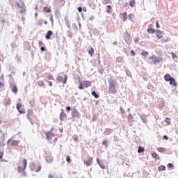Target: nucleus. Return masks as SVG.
<instances>
[{"mask_svg":"<svg viewBox=\"0 0 178 178\" xmlns=\"http://www.w3.org/2000/svg\"><path fill=\"white\" fill-rule=\"evenodd\" d=\"M88 87H91V81H84L83 83L81 81H79V90H83V88H87Z\"/></svg>","mask_w":178,"mask_h":178,"instance_id":"nucleus-4","label":"nucleus"},{"mask_svg":"<svg viewBox=\"0 0 178 178\" xmlns=\"http://www.w3.org/2000/svg\"><path fill=\"white\" fill-rule=\"evenodd\" d=\"M168 166L169 168H173V164H172V163H168Z\"/></svg>","mask_w":178,"mask_h":178,"instance_id":"nucleus-52","label":"nucleus"},{"mask_svg":"<svg viewBox=\"0 0 178 178\" xmlns=\"http://www.w3.org/2000/svg\"><path fill=\"white\" fill-rule=\"evenodd\" d=\"M163 138H164V140H169V137H168V136H166V135H165L163 136Z\"/></svg>","mask_w":178,"mask_h":178,"instance_id":"nucleus-50","label":"nucleus"},{"mask_svg":"<svg viewBox=\"0 0 178 178\" xmlns=\"http://www.w3.org/2000/svg\"><path fill=\"white\" fill-rule=\"evenodd\" d=\"M107 8L108 10H106L107 13H111V9H112V6L111 5L107 6Z\"/></svg>","mask_w":178,"mask_h":178,"instance_id":"nucleus-34","label":"nucleus"},{"mask_svg":"<svg viewBox=\"0 0 178 178\" xmlns=\"http://www.w3.org/2000/svg\"><path fill=\"white\" fill-rule=\"evenodd\" d=\"M131 54L132 56H136V52H134V50H131Z\"/></svg>","mask_w":178,"mask_h":178,"instance_id":"nucleus-48","label":"nucleus"},{"mask_svg":"<svg viewBox=\"0 0 178 178\" xmlns=\"http://www.w3.org/2000/svg\"><path fill=\"white\" fill-rule=\"evenodd\" d=\"M78 12H79L80 13H81V12H83V8L81 7H79L78 8Z\"/></svg>","mask_w":178,"mask_h":178,"instance_id":"nucleus-45","label":"nucleus"},{"mask_svg":"<svg viewBox=\"0 0 178 178\" xmlns=\"http://www.w3.org/2000/svg\"><path fill=\"white\" fill-rule=\"evenodd\" d=\"M168 41H169L168 38L163 39V42H168Z\"/></svg>","mask_w":178,"mask_h":178,"instance_id":"nucleus-47","label":"nucleus"},{"mask_svg":"<svg viewBox=\"0 0 178 178\" xmlns=\"http://www.w3.org/2000/svg\"><path fill=\"white\" fill-rule=\"evenodd\" d=\"M46 136L51 144H52V143H56V140H58V138L51 132L46 133Z\"/></svg>","mask_w":178,"mask_h":178,"instance_id":"nucleus-3","label":"nucleus"},{"mask_svg":"<svg viewBox=\"0 0 178 178\" xmlns=\"http://www.w3.org/2000/svg\"><path fill=\"white\" fill-rule=\"evenodd\" d=\"M129 6L131 8H134V6H136V0L129 1Z\"/></svg>","mask_w":178,"mask_h":178,"instance_id":"nucleus-21","label":"nucleus"},{"mask_svg":"<svg viewBox=\"0 0 178 178\" xmlns=\"http://www.w3.org/2000/svg\"><path fill=\"white\" fill-rule=\"evenodd\" d=\"M124 40L125 42H130V41L131 40L130 38V33L129 32L127 31L124 33Z\"/></svg>","mask_w":178,"mask_h":178,"instance_id":"nucleus-10","label":"nucleus"},{"mask_svg":"<svg viewBox=\"0 0 178 178\" xmlns=\"http://www.w3.org/2000/svg\"><path fill=\"white\" fill-rule=\"evenodd\" d=\"M40 50H41V51H45V47H42L40 48Z\"/></svg>","mask_w":178,"mask_h":178,"instance_id":"nucleus-55","label":"nucleus"},{"mask_svg":"<svg viewBox=\"0 0 178 178\" xmlns=\"http://www.w3.org/2000/svg\"><path fill=\"white\" fill-rule=\"evenodd\" d=\"M27 118L31 122H33V120H34L33 119L34 118H35V116L33 115V111L31 110H29L28 111Z\"/></svg>","mask_w":178,"mask_h":178,"instance_id":"nucleus-12","label":"nucleus"},{"mask_svg":"<svg viewBox=\"0 0 178 178\" xmlns=\"http://www.w3.org/2000/svg\"><path fill=\"white\" fill-rule=\"evenodd\" d=\"M144 151H145V149L144 147H143L141 146L138 147V152L139 154H141V153L144 152Z\"/></svg>","mask_w":178,"mask_h":178,"instance_id":"nucleus-24","label":"nucleus"},{"mask_svg":"<svg viewBox=\"0 0 178 178\" xmlns=\"http://www.w3.org/2000/svg\"><path fill=\"white\" fill-rule=\"evenodd\" d=\"M92 163V157H90L87 161L84 162L87 166H90Z\"/></svg>","mask_w":178,"mask_h":178,"instance_id":"nucleus-16","label":"nucleus"},{"mask_svg":"<svg viewBox=\"0 0 178 178\" xmlns=\"http://www.w3.org/2000/svg\"><path fill=\"white\" fill-rule=\"evenodd\" d=\"M49 19H50V22H51V24L54 25V15H50Z\"/></svg>","mask_w":178,"mask_h":178,"instance_id":"nucleus-37","label":"nucleus"},{"mask_svg":"<svg viewBox=\"0 0 178 178\" xmlns=\"http://www.w3.org/2000/svg\"><path fill=\"white\" fill-rule=\"evenodd\" d=\"M164 79L165 81H169L170 86H174V87L177 86V83H176V79L175 78L172 77L170 74H167L164 76Z\"/></svg>","mask_w":178,"mask_h":178,"instance_id":"nucleus-2","label":"nucleus"},{"mask_svg":"<svg viewBox=\"0 0 178 178\" xmlns=\"http://www.w3.org/2000/svg\"><path fill=\"white\" fill-rule=\"evenodd\" d=\"M127 76H129V77H131V73H130V72H127Z\"/></svg>","mask_w":178,"mask_h":178,"instance_id":"nucleus-53","label":"nucleus"},{"mask_svg":"<svg viewBox=\"0 0 178 178\" xmlns=\"http://www.w3.org/2000/svg\"><path fill=\"white\" fill-rule=\"evenodd\" d=\"M2 123V122L1 121V120H0V124Z\"/></svg>","mask_w":178,"mask_h":178,"instance_id":"nucleus-63","label":"nucleus"},{"mask_svg":"<svg viewBox=\"0 0 178 178\" xmlns=\"http://www.w3.org/2000/svg\"><path fill=\"white\" fill-rule=\"evenodd\" d=\"M147 33L149 34H154V33H155V29H154L152 27H149L147 29Z\"/></svg>","mask_w":178,"mask_h":178,"instance_id":"nucleus-20","label":"nucleus"},{"mask_svg":"<svg viewBox=\"0 0 178 178\" xmlns=\"http://www.w3.org/2000/svg\"><path fill=\"white\" fill-rule=\"evenodd\" d=\"M108 91L111 94H115L116 92V82L113 79L108 81Z\"/></svg>","mask_w":178,"mask_h":178,"instance_id":"nucleus-1","label":"nucleus"},{"mask_svg":"<svg viewBox=\"0 0 178 178\" xmlns=\"http://www.w3.org/2000/svg\"><path fill=\"white\" fill-rule=\"evenodd\" d=\"M141 55L142 56H147V55H148V51H144L141 53Z\"/></svg>","mask_w":178,"mask_h":178,"instance_id":"nucleus-38","label":"nucleus"},{"mask_svg":"<svg viewBox=\"0 0 178 178\" xmlns=\"http://www.w3.org/2000/svg\"><path fill=\"white\" fill-rule=\"evenodd\" d=\"M44 81H46V83H49V86L50 87H52V82L51 81H48L47 79H44Z\"/></svg>","mask_w":178,"mask_h":178,"instance_id":"nucleus-39","label":"nucleus"},{"mask_svg":"<svg viewBox=\"0 0 178 178\" xmlns=\"http://www.w3.org/2000/svg\"><path fill=\"white\" fill-rule=\"evenodd\" d=\"M104 133L106 136H109L112 133V131L109 128H106L104 131Z\"/></svg>","mask_w":178,"mask_h":178,"instance_id":"nucleus-23","label":"nucleus"},{"mask_svg":"<svg viewBox=\"0 0 178 178\" xmlns=\"http://www.w3.org/2000/svg\"><path fill=\"white\" fill-rule=\"evenodd\" d=\"M66 110L67 111H72V108H70V106H67Z\"/></svg>","mask_w":178,"mask_h":178,"instance_id":"nucleus-51","label":"nucleus"},{"mask_svg":"<svg viewBox=\"0 0 178 178\" xmlns=\"http://www.w3.org/2000/svg\"><path fill=\"white\" fill-rule=\"evenodd\" d=\"M97 162L98 165H99V166H101L102 169H105V167H103L102 165H101V161H99V159H97Z\"/></svg>","mask_w":178,"mask_h":178,"instance_id":"nucleus-35","label":"nucleus"},{"mask_svg":"<svg viewBox=\"0 0 178 178\" xmlns=\"http://www.w3.org/2000/svg\"><path fill=\"white\" fill-rule=\"evenodd\" d=\"M44 24H48V22L47 21H44Z\"/></svg>","mask_w":178,"mask_h":178,"instance_id":"nucleus-61","label":"nucleus"},{"mask_svg":"<svg viewBox=\"0 0 178 178\" xmlns=\"http://www.w3.org/2000/svg\"><path fill=\"white\" fill-rule=\"evenodd\" d=\"M66 159H67V162H68V163H70V156H67L66 157Z\"/></svg>","mask_w":178,"mask_h":178,"instance_id":"nucleus-43","label":"nucleus"},{"mask_svg":"<svg viewBox=\"0 0 178 178\" xmlns=\"http://www.w3.org/2000/svg\"><path fill=\"white\" fill-rule=\"evenodd\" d=\"M52 34H54V32H52V31H48L47 33L45 35L46 40H51V35H52Z\"/></svg>","mask_w":178,"mask_h":178,"instance_id":"nucleus-15","label":"nucleus"},{"mask_svg":"<svg viewBox=\"0 0 178 178\" xmlns=\"http://www.w3.org/2000/svg\"><path fill=\"white\" fill-rule=\"evenodd\" d=\"M165 123H167V124H170V118H165Z\"/></svg>","mask_w":178,"mask_h":178,"instance_id":"nucleus-32","label":"nucleus"},{"mask_svg":"<svg viewBox=\"0 0 178 178\" xmlns=\"http://www.w3.org/2000/svg\"><path fill=\"white\" fill-rule=\"evenodd\" d=\"M67 117V115H66V113H65V111H63L60 113V120H65Z\"/></svg>","mask_w":178,"mask_h":178,"instance_id":"nucleus-13","label":"nucleus"},{"mask_svg":"<svg viewBox=\"0 0 178 178\" xmlns=\"http://www.w3.org/2000/svg\"><path fill=\"white\" fill-rule=\"evenodd\" d=\"M48 178H54V176L52 175H49Z\"/></svg>","mask_w":178,"mask_h":178,"instance_id":"nucleus-57","label":"nucleus"},{"mask_svg":"<svg viewBox=\"0 0 178 178\" xmlns=\"http://www.w3.org/2000/svg\"><path fill=\"white\" fill-rule=\"evenodd\" d=\"M102 145H104L106 148H108V140H104Z\"/></svg>","mask_w":178,"mask_h":178,"instance_id":"nucleus-33","label":"nucleus"},{"mask_svg":"<svg viewBox=\"0 0 178 178\" xmlns=\"http://www.w3.org/2000/svg\"><path fill=\"white\" fill-rule=\"evenodd\" d=\"M78 60H80V58H78Z\"/></svg>","mask_w":178,"mask_h":178,"instance_id":"nucleus-64","label":"nucleus"},{"mask_svg":"<svg viewBox=\"0 0 178 178\" xmlns=\"http://www.w3.org/2000/svg\"><path fill=\"white\" fill-rule=\"evenodd\" d=\"M17 6H19V8H22L20 13H24V12H26V6H24V4H23V6H21V5L17 3Z\"/></svg>","mask_w":178,"mask_h":178,"instance_id":"nucleus-17","label":"nucleus"},{"mask_svg":"<svg viewBox=\"0 0 178 178\" xmlns=\"http://www.w3.org/2000/svg\"><path fill=\"white\" fill-rule=\"evenodd\" d=\"M122 19H123V22H126V20H127V12H124L122 14Z\"/></svg>","mask_w":178,"mask_h":178,"instance_id":"nucleus-19","label":"nucleus"},{"mask_svg":"<svg viewBox=\"0 0 178 178\" xmlns=\"http://www.w3.org/2000/svg\"><path fill=\"white\" fill-rule=\"evenodd\" d=\"M43 10L44 12H46V13H49V12H51V8H49V7H44Z\"/></svg>","mask_w":178,"mask_h":178,"instance_id":"nucleus-25","label":"nucleus"},{"mask_svg":"<svg viewBox=\"0 0 178 178\" xmlns=\"http://www.w3.org/2000/svg\"><path fill=\"white\" fill-rule=\"evenodd\" d=\"M23 175H24V176H26V172H24Z\"/></svg>","mask_w":178,"mask_h":178,"instance_id":"nucleus-62","label":"nucleus"},{"mask_svg":"<svg viewBox=\"0 0 178 178\" xmlns=\"http://www.w3.org/2000/svg\"><path fill=\"white\" fill-rule=\"evenodd\" d=\"M156 29H160L161 26H159V21L156 22Z\"/></svg>","mask_w":178,"mask_h":178,"instance_id":"nucleus-40","label":"nucleus"},{"mask_svg":"<svg viewBox=\"0 0 178 178\" xmlns=\"http://www.w3.org/2000/svg\"><path fill=\"white\" fill-rule=\"evenodd\" d=\"M5 84H3V83L0 82V87H4Z\"/></svg>","mask_w":178,"mask_h":178,"instance_id":"nucleus-54","label":"nucleus"},{"mask_svg":"<svg viewBox=\"0 0 178 178\" xmlns=\"http://www.w3.org/2000/svg\"><path fill=\"white\" fill-rule=\"evenodd\" d=\"M79 111L76 108H73L72 118H79Z\"/></svg>","mask_w":178,"mask_h":178,"instance_id":"nucleus-14","label":"nucleus"},{"mask_svg":"<svg viewBox=\"0 0 178 178\" xmlns=\"http://www.w3.org/2000/svg\"><path fill=\"white\" fill-rule=\"evenodd\" d=\"M22 163L24 165L23 168L20 166L17 168V171L19 172V173H21V172H24V170H26V168H27V160H26V159H23Z\"/></svg>","mask_w":178,"mask_h":178,"instance_id":"nucleus-6","label":"nucleus"},{"mask_svg":"<svg viewBox=\"0 0 178 178\" xmlns=\"http://www.w3.org/2000/svg\"><path fill=\"white\" fill-rule=\"evenodd\" d=\"M128 17L129 19V20H131V22H133V19H134V15H133L132 13L129 14L128 15Z\"/></svg>","mask_w":178,"mask_h":178,"instance_id":"nucleus-29","label":"nucleus"},{"mask_svg":"<svg viewBox=\"0 0 178 178\" xmlns=\"http://www.w3.org/2000/svg\"><path fill=\"white\" fill-rule=\"evenodd\" d=\"M9 144H10L12 147H17V145H19V141L10 138L7 141V145H9Z\"/></svg>","mask_w":178,"mask_h":178,"instance_id":"nucleus-7","label":"nucleus"},{"mask_svg":"<svg viewBox=\"0 0 178 178\" xmlns=\"http://www.w3.org/2000/svg\"><path fill=\"white\" fill-rule=\"evenodd\" d=\"M152 158H157V159H160V158L158 157V154H156V152L152 153Z\"/></svg>","mask_w":178,"mask_h":178,"instance_id":"nucleus-28","label":"nucleus"},{"mask_svg":"<svg viewBox=\"0 0 178 178\" xmlns=\"http://www.w3.org/2000/svg\"><path fill=\"white\" fill-rule=\"evenodd\" d=\"M74 141H78L79 138L77 136H75L73 138Z\"/></svg>","mask_w":178,"mask_h":178,"instance_id":"nucleus-49","label":"nucleus"},{"mask_svg":"<svg viewBox=\"0 0 178 178\" xmlns=\"http://www.w3.org/2000/svg\"><path fill=\"white\" fill-rule=\"evenodd\" d=\"M139 41H140V39H138V38H137L136 39H135L134 42H135V44H138Z\"/></svg>","mask_w":178,"mask_h":178,"instance_id":"nucleus-46","label":"nucleus"},{"mask_svg":"<svg viewBox=\"0 0 178 178\" xmlns=\"http://www.w3.org/2000/svg\"><path fill=\"white\" fill-rule=\"evenodd\" d=\"M44 44V43L42 42H39V45L41 47V46H42Z\"/></svg>","mask_w":178,"mask_h":178,"instance_id":"nucleus-56","label":"nucleus"},{"mask_svg":"<svg viewBox=\"0 0 178 178\" xmlns=\"http://www.w3.org/2000/svg\"><path fill=\"white\" fill-rule=\"evenodd\" d=\"M113 45H118V42H114Z\"/></svg>","mask_w":178,"mask_h":178,"instance_id":"nucleus-59","label":"nucleus"},{"mask_svg":"<svg viewBox=\"0 0 178 178\" xmlns=\"http://www.w3.org/2000/svg\"><path fill=\"white\" fill-rule=\"evenodd\" d=\"M149 60H152V63L154 65H156V63H159V62H162V58L157 57L156 56H152L149 57Z\"/></svg>","mask_w":178,"mask_h":178,"instance_id":"nucleus-5","label":"nucleus"},{"mask_svg":"<svg viewBox=\"0 0 178 178\" xmlns=\"http://www.w3.org/2000/svg\"><path fill=\"white\" fill-rule=\"evenodd\" d=\"M129 118H131V119H133V115L129 114Z\"/></svg>","mask_w":178,"mask_h":178,"instance_id":"nucleus-58","label":"nucleus"},{"mask_svg":"<svg viewBox=\"0 0 178 178\" xmlns=\"http://www.w3.org/2000/svg\"><path fill=\"white\" fill-rule=\"evenodd\" d=\"M88 54L90 55V56H92L94 55V48L92 47L90 49H89Z\"/></svg>","mask_w":178,"mask_h":178,"instance_id":"nucleus-26","label":"nucleus"},{"mask_svg":"<svg viewBox=\"0 0 178 178\" xmlns=\"http://www.w3.org/2000/svg\"><path fill=\"white\" fill-rule=\"evenodd\" d=\"M41 170V165H38L36 168H35V172H38Z\"/></svg>","mask_w":178,"mask_h":178,"instance_id":"nucleus-31","label":"nucleus"},{"mask_svg":"<svg viewBox=\"0 0 178 178\" xmlns=\"http://www.w3.org/2000/svg\"><path fill=\"white\" fill-rule=\"evenodd\" d=\"M157 151H159V152H165V151H166V149H165L164 147H159L157 148Z\"/></svg>","mask_w":178,"mask_h":178,"instance_id":"nucleus-27","label":"nucleus"},{"mask_svg":"<svg viewBox=\"0 0 178 178\" xmlns=\"http://www.w3.org/2000/svg\"><path fill=\"white\" fill-rule=\"evenodd\" d=\"M156 37H157L159 40H161V38H163V33H162V31L157 29L156 31Z\"/></svg>","mask_w":178,"mask_h":178,"instance_id":"nucleus-11","label":"nucleus"},{"mask_svg":"<svg viewBox=\"0 0 178 178\" xmlns=\"http://www.w3.org/2000/svg\"><path fill=\"white\" fill-rule=\"evenodd\" d=\"M37 16H38V13H36L35 14V17H37Z\"/></svg>","mask_w":178,"mask_h":178,"instance_id":"nucleus-60","label":"nucleus"},{"mask_svg":"<svg viewBox=\"0 0 178 178\" xmlns=\"http://www.w3.org/2000/svg\"><path fill=\"white\" fill-rule=\"evenodd\" d=\"M44 81H39L38 82V85L40 86V87H42V86H44Z\"/></svg>","mask_w":178,"mask_h":178,"instance_id":"nucleus-42","label":"nucleus"},{"mask_svg":"<svg viewBox=\"0 0 178 178\" xmlns=\"http://www.w3.org/2000/svg\"><path fill=\"white\" fill-rule=\"evenodd\" d=\"M158 170L159 172H163V170H166V167L165 165H161L158 167Z\"/></svg>","mask_w":178,"mask_h":178,"instance_id":"nucleus-18","label":"nucleus"},{"mask_svg":"<svg viewBox=\"0 0 178 178\" xmlns=\"http://www.w3.org/2000/svg\"><path fill=\"white\" fill-rule=\"evenodd\" d=\"M11 88L14 94H17V87L16 86V85H14L13 87H11Z\"/></svg>","mask_w":178,"mask_h":178,"instance_id":"nucleus-22","label":"nucleus"},{"mask_svg":"<svg viewBox=\"0 0 178 178\" xmlns=\"http://www.w3.org/2000/svg\"><path fill=\"white\" fill-rule=\"evenodd\" d=\"M57 81L58 83H63V84H66V81H67V75H65V79H63V76H58L57 77Z\"/></svg>","mask_w":178,"mask_h":178,"instance_id":"nucleus-9","label":"nucleus"},{"mask_svg":"<svg viewBox=\"0 0 178 178\" xmlns=\"http://www.w3.org/2000/svg\"><path fill=\"white\" fill-rule=\"evenodd\" d=\"M171 55H172V59H176V58H177V55H176V54L173 52H171Z\"/></svg>","mask_w":178,"mask_h":178,"instance_id":"nucleus-36","label":"nucleus"},{"mask_svg":"<svg viewBox=\"0 0 178 178\" xmlns=\"http://www.w3.org/2000/svg\"><path fill=\"white\" fill-rule=\"evenodd\" d=\"M17 110L21 115H24L26 113V110L22 109V103L18 102L16 106ZM22 109V110H21Z\"/></svg>","mask_w":178,"mask_h":178,"instance_id":"nucleus-8","label":"nucleus"},{"mask_svg":"<svg viewBox=\"0 0 178 178\" xmlns=\"http://www.w3.org/2000/svg\"><path fill=\"white\" fill-rule=\"evenodd\" d=\"M47 79H48V80H54V76H52V75H49V76H47Z\"/></svg>","mask_w":178,"mask_h":178,"instance_id":"nucleus-41","label":"nucleus"},{"mask_svg":"<svg viewBox=\"0 0 178 178\" xmlns=\"http://www.w3.org/2000/svg\"><path fill=\"white\" fill-rule=\"evenodd\" d=\"M92 95H93L95 98H99V95H98L95 91L92 92Z\"/></svg>","mask_w":178,"mask_h":178,"instance_id":"nucleus-30","label":"nucleus"},{"mask_svg":"<svg viewBox=\"0 0 178 178\" xmlns=\"http://www.w3.org/2000/svg\"><path fill=\"white\" fill-rule=\"evenodd\" d=\"M3 158V152H0V159H2Z\"/></svg>","mask_w":178,"mask_h":178,"instance_id":"nucleus-44","label":"nucleus"}]
</instances>
